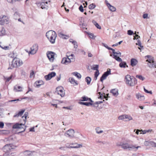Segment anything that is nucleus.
<instances>
[{
  "label": "nucleus",
  "mask_w": 156,
  "mask_h": 156,
  "mask_svg": "<svg viewBox=\"0 0 156 156\" xmlns=\"http://www.w3.org/2000/svg\"><path fill=\"white\" fill-rule=\"evenodd\" d=\"M130 143L129 140H126L125 141L120 143H117V145L119 146H121L122 148L124 150L128 149L129 151L135 150L136 151L140 146H136V145L130 144H129Z\"/></svg>",
  "instance_id": "1"
},
{
  "label": "nucleus",
  "mask_w": 156,
  "mask_h": 156,
  "mask_svg": "<svg viewBox=\"0 0 156 156\" xmlns=\"http://www.w3.org/2000/svg\"><path fill=\"white\" fill-rule=\"evenodd\" d=\"M125 81L126 84L130 87L135 86L137 83L136 78L129 75H127L125 76Z\"/></svg>",
  "instance_id": "2"
},
{
  "label": "nucleus",
  "mask_w": 156,
  "mask_h": 156,
  "mask_svg": "<svg viewBox=\"0 0 156 156\" xmlns=\"http://www.w3.org/2000/svg\"><path fill=\"white\" fill-rule=\"evenodd\" d=\"M46 36L52 44H54L57 37L56 33L53 31L50 30L46 33Z\"/></svg>",
  "instance_id": "3"
},
{
  "label": "nucleus",
  "mask_w": 156,
  "mask_h": 156,
  "mask_svg": "<svg viewBox=\"0 0 156 156\" xmlns=\"http://www.w3.org/2000/svg\"><path fill=\"white\" fill-rule=\"evenodd\" d=\"M17 55L11 56V57L13 58L12 62V66L13 68H16L18 66H20L23 64L22 61L19 58H16Z\"/></svg>",
  "instance_id": "4"
},
{
  "label": "nucleus",
  "mask_w": 156,
  "mask_h": 156,
  "mask_svg": "<svg viewBox=\"0 0 156 156\" xmlns=\"http://www.w3.org/2000/svg\"><path fill=\"white\" fill-rule=\"evenodd\" d=\"M25 124L24 123V124L16 123L13 126L12 128L16 129L17 130L19 131L18 133H21L24 131L25 130Z\"/></svg>",
  "instance_id": "5"
},
{
  "label": "nucleus",
  "mask_w": 156,
  "mask_h": 156,
  "mask_svg": "<svg viewBox=\"0 0 156 156\" xmlns=\"http://www.w3.org/2000/svg\"><path fill=\"white\" fill-rule=\"evenodd\" d=\"M65 135L68 136H81V134L78 132H75L73 129H71L67 130L65 133Z\"/></svg>",
  "instance_id": "6"
},
{
  "label": "nucleus",
  "mask_w": 156,
  "mask_h": 156,
  "mask_svg": "<svg viewBox=\"0 0 156 156\" xmlns=\"http://www.w3.org/2000/svg\"><path fill=\"white\" fill-rule=\"evenodd\" d=\"M9 18L5 15H0V24L4 25L9 23Z\"/></svg>",
  "instance_id": "7"
},
{
  "label": "nucleus",
  "mask_w": 156,
  "mask_h": 156,
  "mask_svg": "<svg viewBox=\"0 0 156 156\" xmlns=\"http://www.w3.org/2000/svg\"><path fill=\"white\" fill-rule=\"evenodd\" d=\"M5 153L4 156H10L9 151H10V144L5 145L2 149Z\"/></svg>",
  "instance_id": "8"
},
{
  "label": "nucleus",
  "mask_w": 156,
  "mask_h": 156,
  "mask_svg": "<svg viewBox=\"0 0 156 156\" xmlns=\"http://www.w3.org/2000/svg\"><path fill=\"white\" fill-rule=\"evenodd\" d=\"M55 93L60 95L61 97H64L65 94L64 89L62 87H58L56 88Z\"/></svg>",
  "instance_id": "9"
},
{
  "label": "nucleus",
  "mask_w": 156,
  "mask_h": 156,
  "mask_svg": "<svg viewBox=\"0 0 156 156\" xmlns=\"http://www.w3.org/2000/svg\"><path fill=\"white\" fill-rule=\"evenodd\" d=\"M111 74L110 69H108L107 71L105 72L100 78V81L102 83L103 81L107 77Z\"/></svg>",
  "instance_id": "10"
},
{
  "label": "nucleus",
  "mask_w": 156,
  "mask_h": 156,
  "mask_svg": "<svg viewBox=\"0 0 156 156\" xmlns=\"http://www.w3.org/2000/svg\"><path fill=\"white\" fill-rule=\"evenodd\" d=\"M117 54H115L112 55L111 54L110 55L111 56H113V58L115 59L116 61L119 62L122 61V59L119 57L121 56V53L119 51L117 53Z\"/></svg>",
  "instance_id": "11"
},
{
  "label": "nucleus",
  "mask_w": 156,
  "mask_h": 156,
  "mask_svg": "<svg viewBox=\"0 0 156 156\" xmlns=\"http://www.w3.org/2000/svg\"><path fill=\"white\" fill-rule=\"evenodd\" d=\"M71 59L74 60L72 58H69L67 57V58L65 57L62 58V63L66 65H67L71 62Z\"/></svg>",
  "instance_id": "12"
},
{
  "label": "nucleus",
  "mask_w": 156,
  "mask_h": 156,
  "mask_svg": "<svg viewBox=\"0 0 156 156\" xmlns=\"http://www.w3.org/2000/svg\"><path fill=\"white\" fill-rule=\"evenodd\" d=\"M38 49V45L37 44H34L31 48L30 53L32 55L36 53Z\"/></svg>",
  "instance_id": "13"
},
{
  "label": "nucleus",
  "mask_w": 156,
  "mask_h": 156,
  "mask_svg": "<svg viewBox=\"0 0 156 156\" xmlns=\"http://www.w3.org/2000/svg\"><path fill=\"white\" fill-rule=\"evenodd\" d=\"M55 54L52 51L48 52L47 54V56L51 62H53L54 59Z\"/></svg>",
  "instance_id": "14"
},
{
  "label": "nucleus",
  "mask_w": 156,
  "mask_h": 156,
  "mask_svg": "<svg viewBox=\"0 0 156 156\" xmlns=\"http://www.w3.org/2000/svg\"><path fill=\"white\" fill-rule=\"evenodd\" d=\"M56 73L55 72H51L48 75L44 76V78L46 80H50L52 78L55 76Z\"/></svg>",
  "instance_id": "15"
},
{
  "label": "nucleus",
  "mask_w": 156,
  "mask_h": 156,
  "mask_svg": "<svg viewBox=\"0 0 156 156\" xmlns=\"http://www.w3.org/2000/svg\"><path fill=\"white\" fill-rule=\"evenodd\" d=\"M105 2L107 6L110 11L112 12H115L116 11V8L115 7L111 5L108 3V2L107 0H105Z\"/></svg>",
  "instance_id": "16"
},
{
  "label": "nucleus",
  "mask_w": 156,
  "mask_h": 156,
  "mask_svg": "<svg viewBox=\"0 0 156 156\" xmlns=\"http://www.w3.org/2000/svg\"><path fill=\"white\" fill-rule=\"evenodd\" d=\"M58 35L59 37L63 39H67L69 37V35L64 34L62 32L60 31H58Z\"/></svg>",
  "instance_id": "17"
},
{
  "label": "nucleus",
  "mask_w": 156,
  "mask_h": 156,
  "mask_svg": "<svg viewBox=\"0 0 156 156\" xmlns=\"http://www.w3.org/2000/svg\"><path fill=\"white\" fill-rule=\"evenodd\" d=\"M82 147V145L81 144H78L76 143H75L74 144H71L68 147H67L69 148H78L81 147Z\"/></svg>",
  "instance_id": "18"
},
{
  "label": "nucleus",
  "mask_w": 156,
  "mask_h": 156,
  "mask_svg": "<svg viewBox=\"0 0 156 156\" xmlns=\"http://www.w3.org/2000/svg\"><path fill=\"white\" fill-rule=\"evenodd\" d=\"M44 84V82L42 80H39L36 81L34 83V86L37 88H38L40 87L41 85H43Z\"/></svg>",
  "instance_id": "19"
},
{
  "label": "nucleus",
  "mask_w": 156,
  "mask_h": 156,
  "mask_svg": "<svg viewBox=\"0 0 156 156\" xmlns=\"http://www.w3.org/2000/svg\"><path fill=\"white\" fill-rule=\"evenodd\" d=\"M145 58H148V59L146 60V62H148V63H151V62H154V59L153 57H152L151 55H147L145 56Z\"/></svg>",
  "instance_id": "20"
},
{
  "label": "nucleus",
  "mask_w": 156,
  "mask_h": 156,
  "mask_svg": "<svg viewBox=\"0 0 156 156\" xmlns=\"http://www.w3.org/2000/svg\"><path fill=\"white\" fill-rule=\"evenodd\" d=\"M12 10L13 11H12V12L13 11V17L14 19L16 20L20 16V14L16 10L15 11L13 9H12Z\"/></svg>",
  "instance_id": "21"
},
{
  "label": "nucleus",
  "mask_w": 156,
  "mask_h": 156,
  "mask_svg": "<svg viewBox=\"0 0 156 156\" xmlns=\"http://www.w3.org/2000/svg\"><path fill=\"white\" fill-rule=\"evenodd\" d=\"M34 151H26L23 152V154L26 156H32L33 155Z\"/></svg>",
  "instance_id": "22"
},
{
  "label": "nucleus",
  "mask_w": 156,
  "mask_h": 156,
  "mask_svg": "<svg viewBox=\"0 0 156 156\" xmlns=\"http://www.w3.org/2000/svg\"><path fill=\"white\" fill-rule=\"evenodd\" d=\"M48 2H42L40 4V6H41V8L42 9H48Z\"/></svg>",
  "instance_id": "23"
},
{
  "label": "nucleus",
  "mask_w": 156,
  "mask_h": 156,
  "mask_svg": "<svg viewBox=\"0 0 156 156\" xmlns=\"http://www.w3.org/2000/svg\"><path fill=\"white\" fill-rule=\"evenodd\" d=\"M136 97L140 101L144 100L145 99V97L144 95L141 94L139 93H136Z\"/></svg>",
  "instance_id": "24"
},
{
  "label": "nucleus",
  "mask_w": 156,
  "mask_h": 156,
  "mask_svg": "<svg viewBox=\"0 0 156 156\" xmlns=\"http://www.w3.org/2000/svg\"><path fill=\"white\" fill-rule=\"evenodd\" d=\"M138 63L137 60L135 58H132L130 61L131 65L132 66H136Z\"/></svg>",
  "instance_id": "25"
},
{
  "label": "nucleus",
  "mask_w": 156,
  "mask_h": 156,
  "mask_svg": "<svg viewBox=\"0 0 156 156\" xmlns=\"http://www.w3.org/2000/svg\"><path fill=\"white\" fill-rule=\"evenodd\" d=\"M111 92L112 93L113 95L115 97L117 96L118 94V90L116 89H113L111 91Z\"/></svg>",
  "instance_id": "26"
},
{
  "label": "nucleus",
  "mask_w": 156,
  "mask_h": 156,
  "mask_svg": "<svg viewBox=\"0 0 156 156\" xmlns=\"http://www.w3.org/2000/svg\"><path fill=\"white\" fill-rule=\"evenodd\" d=\"M69 80L71 83L74 84V85H76L78 84L77 81H75L74 79L73 78H69Z\"/></svg>",
  "instance_id": "27"
},
{
  "label": "nucleus",
  "mask_w": 156,
  "mask_h": 156,
  "mask_svg": "<svg viewBox=\"0 0 156 156\" xmlns=\"http://www.w3.org/2000/svg\"><path fill=\"white\" fill-rule=\"evenodd\" d=\"M96 133L98 134H100L103 133L104 131L102 130L101 128L100 127H97L95 128Z\"/></svg>",
  "instance_id": "28"
},
{
  "label": "nucleus",
  "mask_w": 156,
  "mask_h": 156,
  "mask_svg": "<svg viewBox=\"0 0 156 156\" xmlns=\"http://www.w3.org/2000/svg\"><path fill=\"white\" fill-rule=\"evenodd\" d=\"M141 132L143 133V134H144L146 133H153V130L151 129H146L144 130H141Z\"/></svg>",
  "instance_id": "29"
},
{
  "label": "nucleus",
  "mask_w": 156,
  "mask_h": 156,
  "mask_svg": "<svg viewBox=\"0 0 156 156\" xmlns=\"http://www.w3.org/2000/svg\"><path fill=\"white\" fill-rule=\"evenodd\" d=\"M25 111V110L23 109L20 111L17 114H16L14 116V117H18L19 116H21Z\"/></svg>",
  "instance_id": "30"
},
{
  "label": "nucleus",
  "mask_w": 156,
  "mask_h": 156,
  "mask_svg": "<svg viewBox=\"0 0 156 156\" xmlns=\"http://www.w3.org/2000/svg\"><path fill=\"white\" fill-rule=\"evenodd\" d=\"M22 87L20 86H15L14 88V89L17 91H22Z\"/></svg>",
  "instance_id": "31"
},
{
  "label": "nucleus",
  "mask_w": 156,
  "mask_h": 156,
  "mask_svg": "<svg viewBox=\"0 0 156 156\" xmlns=\"http://www.w3.org/2000/svg\"><path fill=\"white\" fill-rule=\"evenodd\" d=\"M28 113L27 112H25L24 115L22 116V118H23L24 117V119H23L24 124H25L26 122V119L27 117L28 116Z\"/></svg>",
  "instance_id": "32"
},
{
  "label": "nucleus",
  "mask_w": 156,
  "mask_h": 156,
  "mask_svg": "<svg viewBox=\"0 0 156 156\" xmlns=\"http://www.w3.org/2000/svg\"><path fill=\"white\" fill-rule=\"evenodd\" d=\"M92 23H93L94 25L96 26V27L99 29H101V27L99 25V24L95 21L93 20Z\"/></svg>",
  "instance_id": "33"
},
{
  "label": "nucleus",
  "mask_w": 156,
  "mask_h": 156,
  "mask_svg": "<svg viewBox=\"0 0 156 156\" xmlns=\"http://www.w3.org/2000/svg\"><path fill=\"white\" fill-rule=\"evenodd\" d=\"M121 62L119 64V66L121 68H125L126 66L128 67V66L126 65V64L124 62Z\"/></svg>",
  "instance_id": "34"
},
{
  "label": "nucleus",
  "mask_w": 156,
  "mask_h": 156,
  "mask_svg": "<svg viewBox=\"0 0 156 156\" xmlns=\"http://www.w3.org/2000/svg\"><path fill=\"white\" fill-rule=\"evenodd\" d=\"M79 103L81 105H83L86 106H89L92 105V103L90 102H79Z\"/></svg>",
  "instance_id": "35"
},
{
  "label": "nucleus",
  "mask_w": 156,
  "mask_h": 156,
  "mask_svg": "<svg viewBox=\"0 0 156 156\" xmlns=\"http://www.w3.org/2000/svg\"><path fill=\"white\" fill-rule=\"evenodd\" d=\"M72 74L73 75L76 76L79 79H80L81 77V74L77 72L73 73Z\"/></svg>",
  "instance_id": "36"
},
{
  "label": "nucleus",
  "mask_w": 156,
  "mask_h": 156,
  "mask_svg": "<svg viewBox=\"0 0 156 156\" xmlns=\"http://www.w3.org/2000/svg\"><path fill=\"white\" fill-rule=\"evenodd\" d=\"M136 45H138L140 47H138V49L141 50L142 48H143V46L141 45V41L139 40H138L137 43H136Z\"/></svg>",
  "instance_id": "37"
},
{
  "label": "nucleus",
  "mask_w": 156,
  "mask_h": 156,
  "mask_svg": "<svg viewBox=\"0 0 156 156\" xmlns=\"http://www.w3.org/2000/svg\"><path fill=\"white\" fill-rule=\"evenodd\" d=\"M125 118L126 119V121H129L133 119V118L130 115H125Z\"/></svg>",
  "instance_id": "38"
},
{
  "label": "nucleus",
  "mask_w": 156,
  "mask_h": 156,
  "mask_svg": "<svg viewBox=\"0 0 156 156\" xmlns=\"http://www.w3.org/2000/svg\"><path fill=\"white\" fill-rule=\"evenodd\" d=\"M99 65H94L92 66V69L96 71L99 70Z\"/></svg>",
  "instance_id": "39"
},
{
  "label": "nucleus",
  "mask_w": 156,
  "mask_h": 156,
  "mask_svg": "<svg viewBox=\"0 0 156 156\" xmlns=\"http://www.w3.org/2000/svg\"><path fill=\"white\" fill-rule=\"evenodd\" d=\"M85 80L87 84H90L91 80V78L90 77L87 76Z\"/></svg>",
  "instance_id": "40"
},
{
  "label": "nucleus",
  "mask_w": 156,
  "mask_h": 156,
  "mask_svg": "<svg viewBox=\"0 0 156 156\" xmlns=\"http://www.w3.org/2000/svg\"><path fill=\"white\" fill-rule=\"evenodd\" d=\"M99 74V70L96 71L94 74V79L95 80H96L97 77Z\"/></svg>",
  "instance_id": "41"
},
{
  "label": "nucleus",
  "mask_w": 156,
  "mask_h": 156,
  "mask_svg": "<svg viewBox=\"0 0 156 156\" xmlns=\"http://www.w3.org/2000/svg\"><path fill=\"white\" fill-rule=\"evenodd\" d=\"M96 7L95 5L93 3L90 4L89 6V8L90 9H94Z\"/></svg>",
  "instance_id": "42"
},
{
  "label": "nucleus",
  "mask_w": 156,
  "mask_h": 156,
  "mask_svg": "<svg viewBox=\"0 0 156 156\" xmlns=\"http://www.w3.org/2000/svg\"><path fill=\"white\" fill-rule=\"evenodd\" d=\"M150 145L153 147H156V143L153 141H150Z\"/></svg>",
  "instance_id": "43"
},
{
  "label": "nucleus",
  "mask_w": 156,
  "mask_h": 156,
  "mask_svg": "<svg viewBox=\"0 0 156 156\" xmlns=\"http://www.w3.org/2000/svg\"><path fill=\"white\" fill-rule=\"evenodd\" d=\"M136 77L139 78V79L141 80H144L145 79L144 77H143L141 75H137L136 76Z\"/></svg>",
  "instance_id": "44"
},
{
  "label": "nucleus",
  "mask_w": 156,
  "mask_h": 156,
  "mask_svg": "<svg viewBox=\"0 0 156 156\" xmlns=\"http://www.w3.org/2000/svg\"><path fill=\"white\" fill-rule=\"evenodd\" d=\"M82 98V100H80V101H87L88 100L89 98L87 97L84 96Z\"/></svg>",
  "instance_id": "45"
},
{
  "label": "nucleus",
  "mask_w": 156,
  "mask_h": 156,
  "mask_svg": "<svg viewBox=\"0 0 156 156\" xmlns=\"http://www.w3.org/2000/svg\"><path fill=\"white\" fill-rule=\"evenodd\" d=\"M10 151H11V150L15 149V148L16 147V145H14L12 144H10Z\"/></svg>",
  "instance_id": "46"
},
{
  "label": "nucleus",
  "mask_w": 156,
  "mask_h": 156,
  "mask_svg": "<svg viewBox=\"0 0 156 156\" xmlns=\"http://www.w3.org/2000/svg\"><path fill=\"white\" fill-rule=\"evenodd\" d=\"M125 115H121L119 116L118 119L119 120H124L125 119Z\"/></svg>",
  "instance_id": "47"
},
{
  "label": "nucleus",
  "mask_w": 156,
  "mask_h": 156,
  "mask_svg": "<svg viewBox=\"0 0 156 156\" xmlns=\"http://www.w3.org/2000/svg\"><path fill=\"white\" fill-rule=\"evenodd\" d=\"M127 34L129 35H132L133 34H135L133 33V32L131 30H128Z\"/></svg>",
  "instance_id": "48"
},
{
  "label": "nucleus",
  "mask_w": 156,
  "mask_h": 156,
  "mask_svg": "<svg viewBox=\"0 0 156 156\" xmlns=\"http://www.w3.org/2000/svg\"><path fill=\"white\" fill-rule=\"evenodd\" d=\"M108 50H111L112 51V53H113V55H114L115 54H117L118 52H115V50L114 49H113L112 48H108Z\"/></svg>",
  "instance_id": "49"
},
{
  "label": "nucleus",
  "mask_w": 156,
  "mask_h": 156,
  "mask_svg": "<svg viewBox=\"0 0 156 156\" xmlns=\"http://www.w3.org/2000/svg\"><path fill=\"white\" fill-rule=\"evenodd\" d=\"M151 141H146L144 142V144L145 146H149V145H150V142Z\"/></svg>",
  "instance_id": "50"
},
{
  "label": "nucleus",
  "mask_w": 156,
  "mask_h": 156,
  "mask_svg": "<svg viewBox=\"0 0 156 156\" xmlns=\"http://www.w3.org/2000/svg\"><path fill=\"white\" fill-rule=\"evenodd\" d=\"M73 43H73L74 45V48H76L78 47L77 42L76 41L75 42H73Z\"/></svg>",
  "instance_id": "51"
},
{
  "label": "nucleus",
  "mask_w": 156,
  "mask_h": 156,
  "mask_svg": "<svg viewBox=\"0 0 156 156\" xmlns=\"http://www.w3.org/2000/svg\"><path fill=\"white\" fill-rule=\"evenodd\" d=\"M34 72L32 70V72L30 73V77L32 78L34 76Z\"/></svg>",
  "instance_id": "52"
},
{
  "label": "nucleus",
  "mask_w": 156,
  "mask_h": 156,
  "mask_svg": "<svg viewBox=\"0 0 156 156\" xmlns=\"http://www.w3.org/2000/svg\"><path fill=\"white\" fill-rule=\"evenodd\" d=\"M141 130H139L138 129H137L136 132V133L137 134H143V133L141 132Z\"/></svg>",
  "instance_id": "53"
},
{
  "label": "nucleus",
  "mask_w": 156,
  "mask_h": 156,
  "mask_svg": "<svg viewBox=\"0 0 156 156\" xmlns=\"http://www.w3.org/2000/svg\"><path fill=\"white\" fill-rule=\"evenodd\" d=\"M148 15L147 13L144 14L143 15V17L144 19L148 18Z\"/></svg>",
  "instance_id": "54"
},
{
  "label": "nucleus",
  "mask_w": 156,
  "mask_h": 156,
  "mask_svg": "<svg viewBox=\"0 0 156 156\" xmlns=\"http://www.w3.org/2000/svg\"><path fill=\"white\" fill-rule=\"evenodd\" d=\"M4 79L6 83L10 81V77H4Z\"/></svg>",
  "instance_id": "55"
},
{
  "label": "nucleus",
  "mask_w": 156,
  "mask_h": 156,
  "mask_svg": "<svg viewBox=\"0 0 156 156\" xmlns=\"http://www.w3.org/2000/svg\"><path fill=\"white\" fill-rule=\"evenodd\" d=\"M79 9L81 12H83L84 10L82 5H80V6L79 7Z\"/></svg>",
  "instance_id": "56"
},
{
  "label": "nucleus",
  "mask_w": 156,
  "mask_h": 156,
  "mask_svg": "<svg viewBox=\"0 0 156 156\" xmlns=\"http://www.w3.org/2000/svg\"><path fill=\"white\" fill-rule=\"evenodd\" d=\"M4 126V123L2 122H0V128H3Z\"/></svg>",
  "instance_id": "57"
},
{
  "label": "nucleus",
  "mask_w": 156,
  "mask_h": 156,
  "mask_svg": "<svg viewBox=\"0 0 156 156\" xmlns=\"http://www.w3.org/2000/svg\"><path fill=\"white\" fill-rule=\"evenodd\" d=\"M89 36L90 38H91L93 39H94V35L93 34H92V33H90V34H89Z\"/></svg>",
  "instance_id": "58"
},
{
  "label": "nucleus",
  "mask_w": 156,
  "mask_h": 156,
  "mask_svg": "<svg viewBox=\"0 0 156 156\" xmlns=\"http://www.w3.org/2000/svg\"><path fill=\"white\" fill-rule=\"evenodd\" d=\"M21 75H25L26 74V72L24 70L22 69L21 70Z\"/></svg>",
  "instance_id": "59"
},
{
  "label": "nucleus",
  "mask_w": 156,
  "mask_h": 156,
  "mask_svg": "<svg viewBox=\"0 0 156 156\" xmlns=\"http://www.w3.org/2000/svg\"><path fill=\"white\" fill-rule=\"evenodd\" d=\"M0 46L3 49L5 50L8 49L9 48V47L8 46H2L1 45H0Z\"/></svg>",
  "instance_id": "60"
},
{
  "label": "nucleus",
  "mask_w": 156,
  "mask_h": 156,
  "mask_svg": "<svg viewBox=\"0 0 156 156\" xmlns=\"http://www.w3.org/2000/svg\"><path fill=\"white\" fill-rule=\"evenodd\" d=\"M106 48L108 49V48H110V47H108L107 45L105 43H103L102 44Z\"/></svg>",
  "instance_id": "61"
},
{
  "label": "nucleus",
  "mask_w": 156,
  "mask_h": 156,
  "mask_svg": "<svg viewBox=\"0 0 156 156\" xmlns=\"http://www.w3.org/2000/svg\"><path fill=\"white\" fill-rule=\"evenodd\" d=\"M30 129V130H29L30 131V132H34L35 131L34 127H33L32 128H30V129Z\"/></svg>",
  "instance_id": "62"
},
{
  "label": "nucleus",
  "mask_w": 156,
  "mask_h": 156,
  "mask_svg": "<svg viewBox=\"0 0 156 156\" xmlns=\"http://www.w3.org/2000/svg\"><path fill=\"white\" fill-rule=\"evenodd\" d=\"M103 101H104V100H103V101H97V102H95V103L97 104H100L101 103H102L103 102Z\"/></svg>",
  "instance_id": "63"
},
{
  "label": "nucleus",
  "mask_w": 156,
  "mask_h": 156,
  "mask_svg": "<svg viewBox=\"0 0 156 156\" xmlns=\"http://www.w3.org/2000/svg\"><path fill=\"white\" fill-rule=\"evenodd\" d=\"M20 100L19 99H14V100H10V102H15L16 101H19Z\"/></svg>",
  "instance_id": "64"
}]
</instances>
